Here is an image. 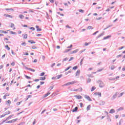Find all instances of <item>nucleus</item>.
Segmentation results:
<instances>
[{"label": "nucleus", "mask_w": 125, "mask_h": 125, "mask_svg": "<svg viewBox=\"0 0 125 125\" xmlns=\"http://www.w3.org/2000/svg\"><path fill=\"white\" fill-rule=\"evenodd\" d=\"M98 83L99 84L100 87H101V88L104 87V83L102 81H98Z\"/></svg>", "instance_id": "f257e3e1"}, {"label": "nucleus", "mask_w": 125, "mask_h": 125, "mask_svg": "<svg viewBox=\"0 0 125 125\" xmlns=\"http://www.w3.org/2000/svg\"><path fill=\"white\" fill-rule=\"evenodd\" d=\"M84 98L85 99H87V100H88V101H92V100L90 98V97L89 96H87V95H85L84 96Z\"/></svg>", "instance_id": "f03ea898"}, {"label": "nucleus", "mask_w": 125, "mask_h": 125, "mask_svg": "<svg viewBox=\"0 0 125 125\" xmlns=\"http://www.w3.org/2000/svg\"><path fill=\"white\" fill-rule=\"evenodd\" d=\"M25 69L26 70H28L29 71H31V72H36V70L35 69H33L32 68H28L27 67H25Z\"/></svg>", "instance_id": "7ed1b4c3"}, {"label": "nucleus", "mask_w": 125, "mask_h": 125, "mask_svg": "<svg viewBox=\"0 0 125 125\" xmlns=\"http://www.w3.org/2000/svg\"><path fill=\"white\" fill-rule=\"evenodd\" d=\"M104 36V32H103L101 34L99 35L97 37L96 39H99V38H101V37Z\"/></svg>", "instance_id": "20e7f679"}, {"label": "nucleus", "mask_w": 125, "mask_h": 125, "mask_svg": "<svg viewBox=\"0 0 125 125\" xmlns=\"http://www.w3.org/2000/svg\"><path fill=\"white\" fill-rule=\"evenodd\" d=\"M74 97H76L77 99H82L83 98V97L81 95H75L74 96Z\"/></svg>", "instance_id": "39448f33"}, {"label": "nucleus", "mask_w": 125, "mask_h": 125, "mask_svg": "<svg viewBox=\"0 0 125 125\" xmlns=\"http://www.w3.org/2000/svg\"><path fill=\"white\" fill-rule=\"evenodd\" d=\"M117 93H116L113 96V97L111 98V100H114V99H115V98H117Z\"/></svg>", "instance_id": "423d86ee"}, {"label": "nucleus", "mask_w": 125, "mask_h": 125, "mask_svg": "<svg viewBox=\"0 0 125 125\" xmlns=\"http://www.w3.org/2000/svg\"><path fill=\"white\" fill-rule=\"evenodd\" d=\"M112 36L111 35H108L104 38L103 40H108V39H110Z\"/></svg>", "instance_id": "0eeeda50"}, {"label": "nucleus", "mask_w": 125, "mask_h": 125, "mask_svg": "<svg viewBox=\"0 0 125 125\" xmlns=\"http://www.w3.org/2000/svg\"><path fill=\"white\" fill-rule=\"evenodd\" d=\"M13 116H14V115H10L9 117H8L6 119V121H8V120H10V119H11V118H12V117H13Z\"/></svg>", "instance_id": "6e6552de"}, {"label": "nucleus", "mask_w": 125, "mask_h": 125, "mask_svg": "<svg viewBox=\"0 0 125 125\" xmlns=\"http://www.w3.org/2000/svg\"><path fill=\"white\" fill-rule=\"evenodd\" d=\"M22 36L23 39H27V38H28V34H22Z\"/></svg>", "instance_id": "1a4fd4ad"}, {"label": "nucleus", "mask_w": 125, "mask_h": 125, "mask_svg": "<svg viewBox=\"0 0 125 125\" xmlns=\"http://www.w3.org/2000/svg\"><path fill=\"white\" fill-rule=\"evenodd\" d=\"M95 95H99L100 97H101V93L100 92H96L94 93Z\"/></svg>", "instance_id": "9d476101"}, {"label": "nucleus", "mask_w": 125, "mask_h": 125, "mask_svg": "<svg viewBox=\"0 0 125 125\" xmlns=\"http://www.w3.org/2000/svg\"><path fill=\"white\" fill-rule=\"evenodd\" d=\"M115 113V110L114 109H111L109 111V114H114Z\"/></svg>", "instance_id": "9b49d317"}, {"label": "nucleus", "mask_w": 125, "mask_h": 125, "mask_svg": "<svg viewBox=\"0 0 125 125\" xmlns=\"http://www.w3.org/2000/svg\"><path fill=\"white\" fill-rule=\"evenodd\" d=\"M78 107H75V108L72 110L73 113L75 112H77V111H78Z\"/></svg>", "instance_id": "f8f14e48"}, {"label": "nucleus", "mask_w": 125, "mask_h": 125, "mask_svg": "<svg viewBox=\"0 0 125 125\" xmlns=\"http://www.w3.org/2000/svg\"><path fill=\"white\" fill-rule=\"evenodd\" d=\"M62 74L59 75L56 77L57 80H59V79H60V78H62Z\"/></svg>", "instance_id": "ddd939ff"}, {"label": "nucleus", "mask_w": 125, "mask_h": 125, "mask_svg": "<svg viewBox=\"0 0 125 125\" xmlns=\"http://www.w3.org/2000/svg\"><path fill=\"white\" fill-rule=\"evenodd\" d=\"M0 33H1L2 34H7V32L1 30H0Z\"/></svg>", "instance_id": "4468645a"}, {"label": "nucleus", "mask_w": 125, "mask_h": 125, "mask_svg": "<svg viewBox=\"0 0 125 125\" xmlns=\"http://www.w3.org/2000/svg\"><path fill=\"white\" fill-rule=\"evenodd\" d=\"M80 73H81V71L80 70H78L76 73V76H80Z\"/></svg>", "instance_id": "2eb2a0df"}, {"label": "nucleus", "mask_w": 125, "mask_h": 125, "mask_svg": "<svg viewBox=\"0 0 125 125\" xmlns=\"http://www.w3.org/2000/svg\"><path fill=\"white\" fill-rule=\"evenodd\" d=\"M28 42H30V43H36V42L33 41V40H29L28 41Z\"/></svg>", "instance_id": "dca6fc26"}, {"label": "nucleus", "mask_w": 125, "mask_h": 125, "mask_svg": "<svg viewBox=\"0 0 125 125\" xmlns=\"http://www.w3.org/2000/svg\"><path fill=\"white\" fill-rule=\"evenodd\" d=\"M4 16H6V17H9V18H12V16L10 15L4 14Z\"/></svg>", "instance_id": "f3484780"}, {"label": "nucleus", "mask_w": 125, "mask_h": 125, "mask_svg": "<svg viewBox=\"0 0 125 125\" xmlns=\"http://www.w3.org/2000/svg\"><path fill=\"white\" fill-rule=\"evenodd\" d=\"M123 110H124V108L123 107H120L119 108L117 109V111L119 112V111H123Z\"/></svg>", "instance_id": "a211bd4d"}, {"label": "nucleus", "mask_w": 125, "mask_h": 125, "mask_svg": "<svg viewBox=\"0 0 125 125\" xmlns=\"http://www.w3.org/2000/svg\"><path fill=\"white\" fill-rule=\"evenodd\" d=\"M50 94V92H48L46 94L44 95V97H47V96H48Z\"/></svg>", "instance_id": "6ab92c4d"}, {"label": "nucleus", "mask_w": 125, "mask_h": 125, "mask_svg": "<svg viewBox=\"0 0 125 125\" xmlns=\"http://www.w3.org/2000/svg\"><path fill=\"white\" fill-rule=\"evenodd\" d=\"M24 15H19V18H20V19H24Z\"/></svg>", "instance_id": "aec40b11"}, {"label": "nucleus", "mask_w": 125, "mask_h": 125, "mask_svg": "<svg viewBox=\"0 0 125 125\" xmlns=\"http://www.w3.org/2000/svg\"><path fill=\"white\" fill-rule=\"evenodd\" d=\"M105 102L104 101H103V102H101L100 103V105H105Z\"/></svg>", "instance_id": "412c9836"}, {"label": "nucleus", "mask_w": 125, "mask_h": 125, "mask_svg": "<svg viewBox=\"0 0 125 125\" xmlns=\"http://www.w3.org/2000/svg\"><path fill=\"white\" fill-rule=\"evenodd\" d=\"M91 106L90 105H88L86 107L87 111H89L90 110Z\"/></svg>", "instance_id": "4be33fe9"}, {"label": "nucleus", "mask_w": 125, "mask_h": 125, "mask_svg": "<svg viewBox=\"0 0 125 125\" xmlns=\"http://www.w3.org/2000/svg\"><path fill=\"white\" fill-rule=\"evenodd\" d=\"M46 78L45 77H40V81H44L45 80Z\"/></svg>", "instance_id": "5701e85b"}, {"label": "nucleus", "mask_w": 125, "mask_h": 125, "mask_svg": "<svg viewBox=\"0 0 125 125\" xmlns=\"http://www.w3.org/2000/svg\"><path fill=\"white\" fill-rule=\"evenodd\" d=\"M5 47L7 48V50H10V47L8 46V45H6Z\"/></svg>", "instance_id": "b1692460"}, {"label": "nucleus", "mask_w": 125, "mask_h": 125, "mask_svg": "<svg viewBox=\"0 0 125 125\" xmlns=\"http://www.w3.org/2000/svg\"><path fill=\"white\" fill-rule=\"evenodd\" d=\"M78 51H79V49H77L76 50H75L74 51H73L72 53H77V52Z\"/></svg>", "instance_id": "393cba45"}, {"label": "nucleus", "mask_w": 125, "mask_h": 125, "mask_svg": "<svg viewBox=\"0 0 125 125\" xmlns=\"http://www.w3.org/2000/svg\"><path fill=\"white\" fill-rule=\"evenodd\" d=\"M18 120V119L16 118V119H13V120H11V121H12V123H15V122H16V121H17Z\"/></svg>", "instance_id": "a878e982"}, {"label": "nucleus", "mask_w": 125, "mask_h": 125, "mask_svg": "<svg viewBox=\"0 0 125 125\" xmlns=\"http://www.w3.org/2000/svg\"><path fill=\"white\" fill-rule=\"evenodd\" d=\"M114 69H115V65H111V67H110V69L111 70H114Z\"/></svg>", "instance_id": "bb28decb"}, {"label": "nucleus", "mask_w": 125, "mask_h": 125, "mask_svg": "<svg viewBox=\"0 0 125 125\" xmlns=\"http://www.w3.org/2000/svg\"><path fill=\"white\" fill-rule=\"evenodd\" d=\"M10 33L12 35H16V32H13V31H10Z\"/></svg>", "instance_id": "cd10ccee"}, {"label": "nucleus", "mask_w": 125, "mask_h": 125, "mask_svg": "<svg viewBox=\"0 0 125 125\" xmlns=\"http://www.w3.org/2000/svg\"><path fill=\"white\" fill-rule=\"evenodd\" d=\"M77 83L76 81H72L71 82H70V84H74V83Z\"/></svg>", "instance_id": "c85d7f7f"}, {"label": "nucleus", "mask_w": 125, "mask_h": 125, "mask_svg": "<svg viewBox=\"0 0 125 125\" xmlns=\"http://www.w3.org/2000/svg\"><path fill=\"white\" fill-rule=\"evenodd\" d=\"M24 76H25V78H26L28 80L31 79V77H30L29 76H28L26 75H25Z\"/></svg>", "instance_id": "c756f323"}, {"label": "nucleus", "mask_w": 125, "mask_h": 125, "mask_svg": "<svg viewBox=\"0 0 125 125\" xmlns=\"http://www.w3.org/2000/svg\"><path fill=\"white\" fill-rule=\"evenodd\" d=\"M79 12H81V13H83L84 12V11L83 9H80L79 10Z\"/></svg>", "instance_id": "7c9ffc66"}, {"label": "nucleus", "mask_w": 125, "mask_h": 125, "mask_svg": "<svg viewBox=\"0 0 125 125\" xmlns=\"http://www.w3.org/2000/svg\"><path fill=\"white\" fill-rule=\"evenodd\" d=\"M107 119L108 120V121L111 122V118H110V116L107 115Z\"/></svg>", "instance_id": "2f4dec72"}, {"label": "nucleus", "mask_w": 125, "mask_h": 125, "mask_svg": "<svg viewBox=\"0 0 125 125\" xmlns=\"http://www.w3.org/2000/svg\"><path fill=\"white\" fill-rule=\"evenodd\" d=\"M90 82H91V79H90V78H88L87 80V83H90Z\"/></svg>", "instance_id": "473e14b6"}, {"label": "nucleus", "mask_w": 125, "mask_h": 125, "mask_svg": "<svg viewBox=\"0 0 125 125\" xmlns=\"http://www.w3.org/2000/svg\"><path fill=\"white\" fill-rule=\"evenodd\" d=\"M90 43H91V42H85V46H87V45H88V44H90Z\"/></svg>", "instance_id": "72a5a7b5"}, {"label": "nucleus", "mask_w": 125, "mask_h": 125, "mask_svg": "<svg viewBox=\"0 0 125 125\" xmlns=\"http://www.w3.org/2000/svg\"><path fill=\"white\" fill-rule=\"evenodd\" d=\"M96 88L94 86H93L91 88V91H94V89H95Z\"/></svg>", "instance_id": "f704fd0d"}, {"label": "nucleus", "mask_w": 125, "mask_h": 125, "mask_svg": "<svg viewBox=\"0 0 125 125\" xmlns=\"http://www.w3.org/2000/svg\"><path fill=\"white\" fill-rule=\"evenodd\" d=\"M30 30H32V31H35V30H36V29L35 28V27H31L30 28Z\"/></svg>", "instance_id": "c9c22d12"}, {"label": "nucleus", "mask_w": 125, "mask_h": 125, "mask_svg": "<svg viewBox=\"0 0 125 125\" xmlns=\"http://www.w3.org/2000/svg\"><path fill=\"white\" fill-rule=\"evenodd\" d=\"M78 69V66H75L73 67V70H77Z\"/></svg>", "instance_id": "e433bc0d"}, {"label": "nucleus", "mask_w": 125, "mask_h": 125, "mask_svg": "<svg viewBox=\"0 0 125 125\" xmlns=\"http://www.w3.org/2000/svg\"><path fill=\"white\" fill-rule=\"evenodd\" d=\"M26 44H27L25 42L21 43V45H24V46H26Z\"/></svg>", "instance_id": "4c0bfd02"}, {"label": "nucleus", "mask_w": 125, "mask_h": 125, "mask_svg": "<svg viewBox=\"0 0 125 125\" xmlns=\"http://www.w3.org/2000/svg\"><path fill=\"white\" fill-rule=\"evenodd\" d=\"M6 115H7V114H2V115L0 116V118H3V117H5Z\"/></svg>", "instance_id": "58836bf2"}, {"label": "nucleus", "mask_w": 125, "mask_h": 125, "mask_svg": "<svg viewBox=\"0 0 125 125\" xmlns=\"http://www.w3.org/2000/svg\"><path fill=\"white\" fill-rule=\"evenodd\" d=\"M87 29H88V30H90V29H93V28H92V26H89L87 27Z\"/></svg>", "instance_id": "ea45409f"}, {"label": "nucleus", "mask_w": 125, "mask_h": 125, "mask_svg": "<svg viewBox=\"0 0 125 125\" xmlns=\"http://www.w3.org/2000/svg\"><path fill=\"white\" fill-rule=\"evenodd\" d=\"M71 68V66H68L67 68H66L64 71H68V70H69V69H70Z\"/></svg>", "instance_id": "a19ab883"}, {"label": "nucleus", "mask_w": 125, "mask_h": 125, "mask_svg": "<svg viewBox=\"0 0 125 125\" xmlns=\"http://www.w3.org/2000/svg\"><path fill=\"white\" fill-rule=\"evenodd\" d=\"M70 50H71V49H66L65 51L64 52V53H66V52H68V51H70Z\"/></svg>", "instance_id": "79ce46f5"}, {"label": "nucleus", "mask_w": 125, "mask_h": 125, "mask_svg": "<svg viewBox=\"0 0 125 125\" xmlns=\"http://www.w3.org/2000/svg\"><path fill=\"white\" fill-rule=\"evenodd\" d=\"M41 31H42V29H41V28L37 29V32H41Z\"/></svg>", "instance_id": "37998d69"}, {"label": "nucleus", "mask_w": 125, "mask_h": 125, "mask_svg": "<svg viewBox=\"0 0 125 125\" xmlns=\"http://www.w3.org/2000/svg\"><path fill=\"white\" fill-rule=\"evenodd\" d=\"M66 28H68V29H72V27L69 26V25H66Z\"/></svg>", "instance_id": "c03bdc74"}, {"label": "nucleus", "mask_w": 125, "mask_h": 125, "mask_svg": "<svg viewBox=\"0 0 125 125\" xmlns=\"http://www.w3.org/2000/svg\"><path fill=\"white\" fill-rule=\"evenodd\" d=\"M44 72H42L41 73L40 76L41 77H42V76H43L44 75Z\"/></svg>", "instance_id": "a18cd8bd"}, {"label": "nucleus", "mask_w": 125, "mask_h": 125, "mask_svg": "<svg viewBox=\"0 0 125 125\" xmlns=\"http://www.w3.org/2000/svg\"><path fill=\"white\" fill-rule=\"evenodd\" d=\"M123 95H124V92L121 93L120 94V96H119L118 97H122V96H123Z\"/></svg>", "instance_id": "49530a36"}, {"label": "nucleus", "mask_w": 125, "mask_h": 125, "mask_svg": "<svg viewBox=\"0 0 125 125\" xmlns=\"http://www.w3.org/2000/svg\"><path fill=\"white\" fill-rule=\"evenodd\" d=\"M73 59H74L73 57L70 58V59L69 60L68 62H70V61H72V60H73Z\"/></svg>", "instance_id": "de8ad7c7"}, {"label": "nucleus", "mask_w": 125, "mask_h": 125, "mask_svg": "<svg viewBox=\"0 0 125 125\" xmlns=\"http://www.w3.org/2000/svg\"><path fill=\"white\" fill-rule=\"evenodd\" d=\"M21 103L22 102H18L17 103V105H18V106H19V105H20Z\"/></svg>", "instance_id": "09e8293b"}, {"label": "nucleus", "mask_w": 125, "mask_h": 125, "mask_svg": "<svg viewBox=\"0 0 125 125\" xmlns=\"http://www.w3.org/2000/svg\"><path fill=\"white\" fill-rule=\"evenodd\" d=\"M32 49H37V47L34 46L32 47Z\"/></svg>", "instance_id": "8fccbe9b"}, {"label": "nucleus", "mask_w": 125, "mask_h": 125, "mask_svg": "<svg viewBox=\"0 0 125 125\" xmlns=\"http://www.w3.org/2000/svg\"><path fill=\"white\" fill-rule=\"evenodd\" d=\"M73 47V45L72 44H71L70 46H68L67 48H71V47Z\"/></svg>", "instance_id": "3c124183"}, {"label": "nucleus", "mask_w": 125, "mask_h": 125, "mask_svg": "<svg viewBox=\"0 0 125 125\" xmlns=\"http://www.w3.org/2000/svg\"><path fill=\"white\" fill-rule=\"evenodd\" d=\"M11 28H14V24L11 23Z\"/></svg>", "instance_id": "603ef678"}, {"label": "nucleus", "mask_w": 125, "mask_h": 125, "mask_svg": "<svg viewBox=\"0 0 125 125\" xmlns=\"http://www.w3.org/2000/svg\"><path fill=\"white\" fill-rule=\"evenodd\" d=\"M44 83V82H40V84L41 85L43 84Z\"/></svg>", "instance_id": "864d4df0"}, {"label": "nucleus", "mask_w": 125, "mask_h": 125, "mask_svg": "<svg viewBox=\"0 0 125 125\" xmlns=\"http://www.w3.org/2000/svg\"><path fill=\"white\" fill-rule=\"evenodd\" d=\"M102 19V17L98 18L96 19V20H101Z\"/></svg>", "instance_id": "5fc2aeb1"}, {"label": "nucleus", "mask_w": 125, "mask_h": 125, "mask_svg": "<svg viewBox=\"0 0 125 125\" xmlns=\"http://www.w3.org/2000/svg\"><path fill=\"white\" fill-rule=\"evenodd\" d=\"M49 1L51 3H53V2H54V0H49Z\"/></svg>", "instance_id": "6e6d98bb"}, {"label": "nucleus", "mask_w": 125, "mask_h": 125, "mask_svg": "<svg viewBox=\"0 0 125 125\" xmlns=\"http://www.w3.org/2000/svg\"><path fill=\"white\" fill-rule=\"evenodd\" d=\"M15 65V62H12L11 63V65H12V66H14Z\"/></svg>", "instance_id": "4d7b16f0"}, {"label": "nucleus", "mask_w": 125, "mask_h": 125, "mask_svg": "<svg viewBox=\"0 0 125 125\" xmlns=\"http://www.w3.org/2000/svg\"><path fill=\"white\" fill-rule=\"evenodd\" d=\"M98 32H99V31H96V32L94 33L93 34V35L94 36V35H96V34H97V33H98Z\"/></svg>", "instance_id": "13d9d810"}, {"label": "nucleus", "mask_w": 125, "mask_h": 125, "mask_svg": "<svg viewBox=\"0 0 125 125\" xmlns=\"http://www.w3.org/2000/svg\"><path fill=\"white\" fill-rule=\"evenodd\" d=\"M68 60V58H66L63 60L62 61H67Z\"/></svg>", "instance_id": "bf43d9fd"}, {"label": "nucleus", "mask_w": 125, "mask_h": 125, "mask_svg": "<svg viewBox=\"0 0 125 125\" xmlns=\"http://www.w3.org/2000/svg\"><path fill=\"white\" fill-rule=\"evenodd\" d=\"M33 125H36V119H34V121L33 123Z\"/></svg>", "instance_id": "052dcab7"}, {"label": "nucleus", "mask_w": 125, "mask_h": 125, "mask_svg": "<svg viewBox=\"0 0 125 125\" xmlns=\"http://www.w3.org/2000/svg\"><path fill=\"white\" fill-rule=\"evenodd\" d=\"M80 107H81V108H82V107H83V103H81L80 104Z\"/></svg>", "instance_id": "680f3d73"}, {"label": "nucleus", "mask_w": 125, "mask_h": 125, "mask_svg": "<svg viewBox=\"0 0 125 125\" xmlns=\"http://www.w3.org/2000/svg\"><path fill=\"white\" fill-rule=\"evenodd\" d=\"M40 81V79H35V80H34V82H39V81Z\"/></svg>", "instance_id": "e2e57ef3"}, {"label": "nucleus", "mask_w": 125, "mask_h": 125, "mask_svg": "<svg viewBox=\"0 0 125 125\" xmlns=\"http://www.w3.org/2000/svg\"><path fill=\"white\" fill-rule=\"evenodd\" d=\"M79 123H81V120H77L76 124H79Z\"/></svg>", "instance_id": "0e129e2a"}, {"label": "nucleus", "mask_w": 125, "mask_h": 125, "mask_svg": "<svg viewBox=\"0 0 125 125\" xmlns=\"http://www.w3.org/2000/svg\"><path fill=\"white\" fill-rule=\"evenodd\" d=\"M36 36L37 37H42V34H37Z\"/></svg>", "instance_id": "69168bd1"}, {"label": "nucleus", "mask_w": 125, "mask_h": 125, "mask_svg": "<svg viewBox=\"0 0 125 125\" xmlns=\"http://www.w3.org/2000/svg\"><path fill=\"white\" fill-rule=\"evenodd\" d=\"M5 57V54H4V55L2 56L1 58H2V59H3V58H4Z\"/></svg>", "instance_id": "338daca9"}, {"label": "nucleus", "mask_w": 125, "mask_h": 125, "mask_svg": "<svg viewBox=\"0 0 125 125\" xmlns=\"http://www.w3.org/2000/svg\"><path fill=\"white\" fill-rule=\"evenodd\" d=\"M122 71H125V66L124 67H123V68H122Z\"/></svg>", "instance_id": "774afa93"}]
</instances>
